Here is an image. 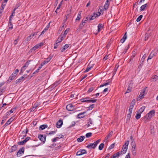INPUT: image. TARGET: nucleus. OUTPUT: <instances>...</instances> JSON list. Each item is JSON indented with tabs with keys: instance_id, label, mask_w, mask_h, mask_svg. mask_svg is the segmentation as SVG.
Segmentation results:
<instances>
[{
	"instance_id": "f257e3e1",
	"label": "nucleus",
	"mask_w": 158,
	"mask_h": 158,
	"mask_svg": "<svg viewBox=\"0 0 158 158\" xmlns=\"http://www.w3.org/2000/svg\"><path fill=\"white\" fill-rule=\"evenodd\" d=\"M101 139H99L93 143H88L86 147L88 148L95 149L97 144L100 142Z\"/></svg>"
},
{
	"instance_id": "f03ea898",
	"label": "nucleus",
	"mask_w": 158,
	"mask_h": 158,
	"mask_svg": "<svg viewBox=\"0 0 158 158\" xmlns=\"http://www.w3.org/2000/svg\"><path fill=\"white\" fill-rule=\"evenodd\" d=\"M90 98L86 97V98H82L80 99L81 101L82 102H87V103H94L97 101V99H89Z\"/></svg>"
},
{
	"instance_id": "7ed1b4c3",
	"label": "nucleus",
	"mask_w": 158,
	"mask_h": 158,
	"mask_svg": "<svg viewBox=\"0 0 158 158\" xmlns=\"http://www.w3.org/2000/svg\"><path fill=\"white\" fill-rule=\"evenodd\" d=\"M53 54H50L49 56L47 58V60L48 59V60H45L41 64L40 66L39 67L38 69H39V70H40V69L42 68V66H44V64L48 63L53 57Z\"/></svg>"
},
{
	"instance_id": "20e7f679",
	"label": "nucleus",
	"mask_w": 158,
	"mask_h": 158,
	"mask_svg": "<svg viewBox=\"0 0 158 158\" xmlns=\"http://www.w3.org/2000/svg\"><path fill=\"white\" fill-rule=\"evenodd\" d=\"M24 147H22L19 149L16 155L18 157L21 156V155L24 153Z\"/></svg>"
},
{
	"instance_id": "39448f33",
	"label": "nucleus",
	"mask_w": 158,
	"mask_h": 158,
	"mask_svg": "<svg viewBox=\"0 0 158 158\" xmlns=\"http://www.w3.org/2000/svg\"><path fill=\"white\" fill-rule=\"evenodd\" d=\"M44 45L43 43H40L35 46L32 49H31V52H32L33 51H35L36 49H38L39 47L42 46Z\"/></svg>"
},
{
	"instance_id": "423d86ee",
	"label": "nucleus",
	"mask_w": 158,
	"mask_h": 158,
	"mask_svg": "<svg viewBox=\"0 0 158 158\" xmlns=\"http://www.w3.org/2000/svg\"><path fill=\"white\" fill-rule=\"evenodd\" d=\"M87 152L84 149H81L78 151L76 153L77 156H81L83 154H86Z\"/></svg>"
},
{
	"instance_id": "0eeeda50",
	"label": "nucleus",
	"mask_w": 158,
	"mask_h": 158,
	"mask_svg": "<svg viewBox=\"0 0 158 158\" xmlns=\"http://www.w3.org/2000/svg\"><path fill=\"white\" fill-rule=\"evenodd\" d=\"M39 139L43 143H44L46 141V136H44L43 135L40 134L38 136Z\"/></svg>"
},
{
	"instance_id": "6e6552de",
	"label": "nucleus",
	"mask_w": 158,
	"mask_h": 158,
	"mask_svg": "<svg viewBox=\"0 0 158 158\" xmlns=\"http://www.w3.org/2000/svg\"><path fill=\"white\" fill-rule=\"evenodd\" d=\"M145 56H144V55L142 57V59H141L140 62V64L138 67V69H139V70H140L141 69L143 65V63L145 59Z\"/></svg>"
},
{
	"instance_id": "1a4fd4ad",
	"label": "nucleus",
	"mask_w": 158,
	"mask_h": 158,
	"mask_svg": "<svg viewBox=\"0 0 158 158\" xmlns=\"http://www.w3.org/2000/svg\"><path fill=\"white\" fill-rule=\"evenodd\" d=\"M18 146V145H15L12 146L11 148L9 150V152L12 153L16 150L17 149Z\"/></svg>"
},
{
	"instance_id": "9d476101",
	"label": "nucleus",
	"mask_w": 158,
	"mask_h": 158,
	"mask_svg": "<svg viewBox=\"0 0 158 158\" xmlns=\"http://www.w3.org/2000/svg\"><path fill=\"white\" fill-rule=\"evenodd\" d=\"M66 109L68 111H72L73 110L74 108L72 104H69L68 105L66 106Z\"/></svg>"
},
{
	"instance_id": "9b49d317",
	"label": "nucleus",
	"mask_w": 158,
	"mask_h": 158,
	"mask_svg": "<svg viewBox=\"0 0 158 158\" xmlns=\"http://www.w3.org/2000/svg\"><path fill=\"white\" fill-rule=\"evenodd\" d=\"M8 27H9L7 30V31L11 30L13 28L12 24L11 22V19H9V23H8Z\"/></svg>"
},
{
	"instance_id": "f8f14e48",
	"label": "nucleus",
	"mask_w": 158,
	"mask_h": 158,
	"mask_svg": "<svg viewBox=\"0 0 158 158\" xmlns=\"http://www.w3.org/2000/svg\"><path fill=\"white\" fill-rule=\"evenodd\" d=\"M155 113V110H151L149 113L146 114V116H148V117L150 118L154 115Z\"/></svg>"
},
{
	"instance_id": "ddd939ff",
	"label": "nucleus",
	"mask_w": 158,
	"mask_h": 158,
	"mask_svg": "<svg viewBox=\"0 0 158 158\" xmlns=\"http://www.w3.org/2000/svg\"><path fill=\"white\" fill-rule=\"evenodd\" d=\"M63 124V121L61 119L59 120L56 124V126L57 128H60Z\"/></svg>"
},
{
	"instance_id": "4468645a",
	"label": "nucleus",
	"mask_w": 158,
	"mask_h": 158,
	"mask_svg": "<svg viewBox=\"0 0 158 158\" xmlns=\"http://www.w3.org/2000/svg\"><path fill=\"white\" fill-rule=\"evenodd\" d=\"M13 120V119L12 117L10 118L6 123L3 125V127H4V128H5L6 126L9 125L10 123L12 122Z\"/></svg>"
},
{
	"instance_id": "2eb2a0df",
	"label": "nucleus",
	"mask_w": 158,
	"mask_h": 158,
	"mask_svg": "<svg viewBox=\"0 0 158 158\" xmlns=\"http://www.w3.org/2000/svg\"><path fill=\"white\" fill-rule=\"evenodd\" d=\"M98 16H99V15H98V14L95 13H94L93 15L91 16V17H89V19L90 20H91L94 19L96 17Z\"/></svg>"
},
{
	"instance_id": "dca6fc26",
	"label": "nucleus",
	"mask_w": 158,
	"mask_h": 158,
	"mask_svg": "<svg viewBox=\"0 0 158 158\" xmlns=\"http://www.w3.org/2000/svg\"><path fill=\"white\" fill-rule=\"evenodd\" d=\"M156 54V53L155 52H152L149 55V56L148 59L147 61H148V60L151 59L152 58H153L154 56H155Z\"/></svg>"
},
{
	"instance_id": "f3484780",
	"label": "nucleus",
	"mask_w": 158,
	"mask_h": 158,
	"mask_svg": "<svg viewBox=\"0 0 158 158\" xmlns=\"http://www.w3.org/2000/svg\"><path fill=\"white\" fill-rule=\"evenodd\" d=\"M64 38L63 37V36H62V33L60 35L59 37L57 40H56V42L57 43H59L61 42L63 40Z\"/></svg>"
},
{
	"instance_id": "a211bd4d",
	"label": "nucleus",
	"mask_w": 158,
	"mask_h": 158,
	"mask_svg": "<svg viewBox=\"0 0 158 158\" xmlns=\"http://www.w3.org/2000/svg\"><path fill=\"white\" fill-rule=\"evenodd\" d=\"M136 54V53L135 51H133L132 52V55L131 57L130 60L129 62H131L133 60L134 58L135 57V55Z\"/></svg>"
},
{
	"instance_id": "6ab92c4d",
	"label": "nucleus",
	"mask_w": 158,
	"mask_h": 158,
	"mask_svg": "<svg viewBox=\"0 0 158 158\" xmlns=\"http://www.w3.org/2000/svg\"><path fill=\"white\" fill-rule=\"evenodd\" d=\"M110 5L109 1L107 0L104 6V9L106 10L108 8Z\"/></svg>"
},
{
	"instance_id": "aec40b11",
	"label": "nucleus",
	"mask_w": 158,
	"mask_h": 158,
	"mask_svg": "<svg viewBox=\"0 0 158 158\" xmlns=\"http://www.w3.org/2000/svg\"><path fill=\"white\" fill-rule=\"evenodd\" d=\"M129 140H127L126 141L124 144L123 145V149L125 150L126 151V152L128 146L129 144Z\"/></svg>"
},
{
	"instance_id": "412c9836",
	"label": "nucleus",
	"mask_w": 158,
	"mask_h": 158,
	"mask_svg": "<svg viewBox=\"0 0 158 158\" xmlns=\"http://www.w3.org/2000/svg\"><path fill=\"white\" fill-rule=\"evenodd\" d=\"M111 80L110 79H108V80H107L106 81V83L103 84L101 85L99 87H102L108 85H109L111 83Z\"/></svg>"
},
{
	"instance_id": "4be33fe9",
	"label": "nucleus",
	"mask_w": 158,
	"mask_h": 158,
	"mask_svg": "<svg viewBox=\"0 0 158 158\" xmlns=\"http://www.w3.org/2000/svg\"><path fill=\"white\" fill-rule=\"evenodd\" d=\"M69 45L68 44H66L60 49L61 52H63L65 50L69 48Z\"/></svg>"
},
{
	"instance_id": "5701e85b",
	"label": "nucleus",
	"mask_w": 158,
	"mask_h": 158,
	"mask_svg": "<svg viewBox=\"0 0 158 158\" xmlns=\"http://www.w3.org/2000/svg\"><path fill=\"white\" fill-rule=\"evenodd\" d=\"M60 83V81H58L55 82L52 85L51 88H54L58 85Z\"/></svg>"
},
{
	"instance_id": "b1692460",
	"label": "nucleus",
	"mask_w": 158,
	"mask_h": 158,
	"mask_svg": "<svg viewBox=\"0 0 158 158\" xmlns=\"http://www.w3.org/2000/svg\"><path fill=\"white\" fill-rule=\"evenodd\" d=\"M15 76L14 75V74H12L9 77L8 80L7 81V82H10L15 77Z\"/></svg>"
},
{
	"instance_id": "393cba45",
	"label": "nucleus",
	"mask_w": 158,
	"mask_h": 158,
	"mask_svg": "<svg viewBox=\"0 0 158 158\" xmlns=\"http://www.w3.org/2000/svg\"><path fill=\"white\" fill-rule=\"evenodd\" d=\"M93 65H90V64H89L88 65L85 71V72H87L89 71L90 69L93 67Z\"/></svg>"
},
{
	"instance_id": "a878e982",
	"label": "nucleus",
	"mask_w": 158,
	"mask_h": 158,
	"mask_svg": "<svg viewBox=\"0 0 158 158\" xmlns=\"http://www.w3.org/2000/svg\"><path fill=\"white\" fill-rule=\"evenodd\" d=\"M85 113L86 111L80 113L77 115V118H81L84 117V116L83 115Z\"/></svg>"
},
{
	"instance_id": "bb28decb",
	"label": "nucleus",
	"mask_w": 158,
	"mask_h": 158,
	"mask_svg": "<svg viewBox=\"0 0 158 158\" xmlns=\"http://www.w3.org/2000/svg\"><path fill=\"white\" fill-rule=\"evenodd\" d=\"M121 155L120 152H118L114 154L110 158H116L117 157Z\"/></svg>"
},
{
	"instance_id": "cd10ccee",
	"label": "nucleus",
	"mask_w": 158,
	"mask_h": 158,
	"mask_svg": "<svg viewBox=\"0 0 158 158\" xmlns=\"http://www.w3.org/2000/svg\"><path fill=\"white\" fill-rule=\"evenodd\" d=\"M113 132L111 131L109 133L105 138V140H107L109 138H110L112 135Z\"/></svg>"
},
{
	"instance_id": "c85d7f7f",
	"label": "nucleus",
	"mask_w": 158,
	"mask_h": 158,
	"mask_svg": "<svg viewBox=\"0 0 158 158\" xmlns=\"http://www.w3.org/2000/svg\"><path fill=\"white\" fill-rule=\"evenodd\" d=\"M127 32H126L124 35L123 36V38L121 39V40H120L121 42L122 43H123L125 41L126 39L127 38V36L126 35Z\"/></svg>"
},
{
	"instance_id": "c756f323",
	"label": "nucleus",
	"mask_w": 158,
	"mask_h": 158,
	"mask_svg": "<svg viewBox=\"0 0 158 158\" xmlns=\"http://www.w3.org/2000/svg\"><path fill=\"white\" fill-rule=\"evenodd\" d=\"M85 137L84 136H81L79 138H78L77 139V141L78 142H81L85 139Z\"/></svg>"
},
{
	"instance_id": "7c9ffc66",
	"label": "nucleus",
	"mask_w": 158,
	"mask_h": 158,
	"mask_svg": "<svg viewBox=\"0 0 158 158\" xmlns=\"http://www.w3.org/2000/svg\"><path fill=\"white\" fill-rule=\"evenodd\" d=\"M145 109V107L144 106H143L140 108V109L139 110L137 111V112H138L139 113L141 114L143 113V112Z\"/></svg>"
},
{
	"instance_id": "2f4dec72",
	"label": "nucleus",
	"mask_w": 158,
	"mask_h": 158,
	"mask_svg": "<svg viewBox=\"0 0 158 158\" xmlns=\"http://www.w3.org/2000/svg\"><path fill=\"white\" fill-rule=\"evenodd\" d=\"M60 135H61V136L60 137H56L55 138H53L52 139V141L53 142H55L57 140L59 139L60 138H62L64 137V135H62L61 134H60Z\"/></svg>"
},
{
	"instance_id": "473e14b6",
	"label": "nucleus",
	"mask_w": 158,
	"mask_h": 158,
	"mask_svg": "<svg viewBox=\"0 0 158 158\" xmlns=\"http://www.w3.org/2000/svg\"><path fill=\"white\" fill-rule=\"evenodd\" d=\"M49 24H50V23H49L48 24V25H47V26L46 27L44 28V30L41 33L40 35H41L43 34H44L45 32L47 30H48V29L49 28Z\"/></svg>"
},
{
	"instance_id": "72a5a7b5",
	"label": "nucleus",
	"mask_w": 158,
	"mask_h": 158,
	"mask_svg": "<svg viewBox=\"0 0 158 158\" xmlns=\"http://www.w3.org/2000/svg\"><path fill=\"white\" fill-rule=\"evenodd\" d=\"M23 77H21L19 79H18L16 81L15 84H17L23 81Z\"/></svg>"
},
{
	"instance_id": "f704fd0d",
	"label": "nucleus",
	"mask_w": 158,
	"mask_h": 158,
	"mask_svg": "<svg viewBox=\"0 0 158 158\" xmlns=\"http://www.w3.org/2000/svg\"><path fill=\"white\" fill-rule=\"evenodd\" d=\"M131 152L132 153V155L133 156H135L136 154V149L135 148H132Z\"/></svg>"
},
{
	"instance_id": "c9c22d12",
	"label": "nucleus",
	"mask_w": 158,
	"mask_h": 158,
	"mask_svg": "<svg viewBox=\"0 0 158 158\" xmlns=\"http://www.w3.org/2000/svg\"><path fill=\"white\" fill-rule=\"evenodd\" d=\"M47 127L48 125H47L44 124L40 126L39 129L40 130H43L45 128H47Z\"/></svg>"
},
{
	"instance_id": "e433bc0d",
	"label": "nucleus",
	"mask_w": 158,
	"mask_h": 158,
	"mask_svg": "<svg viewBox=\"0 0 158 158\" xmlns=\"http://www.w3.org/2000/svg\"><path fill=\"white\" fill-rule=\"evenodd\" d=\"M147 4H145L142 6L140 8V11H143L144 10L146 7L147 6Z\"/></svg>"
},
{
	"instance_id": "4c0bfd02",
	"label": "nucleus",
	"mask_w": 158,
	"mask_h": 158,
	"mask_svg": "<svg viewBox=\"0 0 158 158\" xmlns=\"http://www.w3.org/2000/svg\"><path fill=\"white\" fill-rule=\"evenodd\" d=\"M69 28H67L64 31V34H62V36H63V37L64 38L65 37L66 35H67L68 32L69 31Z\"/></svg>"
},
{
	"instance_id": "58836bf2",
	"label": "nucleus",
	"mask_w": 158,
	"mask_h": 158,
	"mask_svg": "<svg viewBox=\"0 0 158 158\" xmlns=\"http://www.w3.org/2000/svg\"><path fill=\"white\" fill-rule=\"evenodd\" d=\"M152 78L153 79V81H155L158 80V76L156 75H154L152 76Z\"/></svg>"
},
{
	"instance_id": "ea45409f",
	"label": "nucleus",
	"mask_w": 158,
	"mask_h": 158,
	"mask_svg": "<svg viewBox=\"0 0 158 158\" xmlns=\"http://www.w3.org/2000/svg\"><path fill=\"white\" fill-rule=\"evenodd\" d=\"M130 84L129 85L126 91V92L125 94H126V93H129L131 92V90L132 88L131 87H130Z\"/></svg>"
},
{
	"instance_id": "a19ab883",
	"label": "nucleus",
	"mask_w": 158,
	"mask_h": 158,
	"mask_svg": "<svg viewBox=\"0 0 158 158\" xmlns=\"http://www.w3.org/2000/svg\"><path fill=\"white\" fill-rule=\"evenodd\" d=\"M17 8V7L15 8L13 10V11L12 13V14L10 15V17L9 19H11V18L13 16H15V11L16 10Z\"/></svg>"
},
{
	"instance_id": "79ce46f5",
	"label": "nucleus",
	"mask_w": 158,
	"mask_h": 158,
	"mask_svg": "<svg viewBox=\"0 0 158 158\" xmlns=\"http://www.w3.org/2000/svg\"><path fill=\"white\" fill-rule=\"evenodd\" d=\"M26 143L25 141L24 140L21 141H19L18 142V144L19 145H23L24 144Z\"/></svg>"
},
{
	"instance_id": "37998d69",
	"label": "nucleus",
	"mask_w": 158,
	"mask_h": 158,
	"mask_svg": "<svg viewBox=\"0 0 158 158\" xmlns=\"http://www.w3.org/2000/svg\"><path fill=\"white\" fill-rule=\"evenodd\" d=\"M104 144L103 143H101L99 146L98 148L99 150H102L103 148L104 147Z\"/></svg>"
},
{
	"instance_id": "c03bdc74",
	"label": "nucleus",
	"mask_w": 158,
	"mask_h": 158,
	"mask_svg": "<svg viewBox=\"0 0 158 158\" xmlns=\"http://www.w3.org/2000/svg\"><path fill=\"white\" fill-rule=\"evenodd\" d=\"M103 7L102 6H100L99 8V10H98V13L99 14L98 15H100L101 14V13L103 11V10L102 9Z\"/></svg>"
},
{
	"instance_id": "a18cd8bd",
	"label": "nucleus",
	"mask_w": 158,
	"mask_h": 158,
	"mask_svg": "<svg viewBox=\"0 0 158 158\" xmlns=\"http://www.w3.org/2000/svg\"><path fill=\"white\" fill-rule=\"evenodd\" d=\"M131 145L132 146V148H135L136 145L135 142L134 140H132L131 143Z\"/></svg>"
},
{
	"instance_id": "49530a36",
	"label": "nucleus",
	"mask_w": 158,
	"mask_h": 158,
	"mask_svg": "<svg viewBox=\"0 0 158 158\" xmlns=\"http://www.w3.org/2000/svg\"><path fill=\"white\" fill-rule=\"evenodd\" d=\"M7 117L6 116H3V119L2 120L1 122V124L2 125L6 121L7 118Z\"/></svg>"
},
{
	"instance_id": "de8ad7c7",
	"label": "nucleus",
	"mask_w": 158,
	"mask_h": 158,
	"mask_svg": "<svg viewBox=\"0 0 158 158\" xmlns=\"http://www.w3.org/2000/svg\"><path fill=\"white\" fill-rule=\"evenodd\" d=\"M141 114V113H139V112H137V113L135 116V118L136 119H139L140 118Z\"/></svg>"
},
{
	"instance_id": "09e8293b",
	"label": "nucleus",
	"mask_w": 158,
	"mask_h": 158,
	"mask_svg": "<svg viewBox=\"0 0 158 158\" xmlns=\"http://www.w3.org/2000/svg\"><path fill=\"white\" fill-rule=\"evenodd\" d=\"M145 92V90H144L142 93L140 94L139 95V97L140 99H141L142 98H143L144 96V92Z\"/></svg>"
},
{
	"instance_id": "8fccbe9b",
	"label": "nucleus",
	"mask_w": 158,
	"mask_h": 158,
	"mask_svg": "<svg viewBox=\"0 0 158 158\" xmlns=\"http://www.w3.org/2000/svg\"><path fill=\"white\" fill-rule=\"evenodd\" d=\"M150 35L149 34L146 33L145 35V40L146 41L149 38Z\"/></svg>"
},
{
	"instance_id": "3c124183",
	"label": "nucleus",
	"mask_w": 158,
	"mask_h": 158,
	"mask_svg": "<svg viewBox=\"0 0 158 158\" xmlns=\"http://www.w3.org/2000/svg\"><path fill=\"white\" fill-rule=\"evenodd\" d=\"M143 17V15H139L137 19H136V21L137 22H139L141 20V19Z\"/></svg>"
},
{
	"instance_id": "603ef678",
	"label": "nucleus",
	"mask_w": 158,
	"mask_h": 158,
	"mask_svg": "<svg viewBox=\"0 0 158 158\" xmlns=\"http://www.w3.org/2000/svg\"><path fill=\"white\" fill-rule=\"evenodd\" d=\"M84 24L83 22V20H82L81 23L80 24L79 28L80 29H82V27L84 26Z\"/></svg>"
},
{
	"instance_id": "864d4df0",
	"label": "nucleus",
	"mask_w": 158,
	"mask_h": 158,
	"mask_svg": "<svg viewBox=\"0 0 158 158\" xmlns=\"http://www.w3.org/2000/svg\"><path fill=\"white\" fill-rule=\"evenodd\" d=\"M38 106V104L35 103L34 105V106L33 107L32 109L31 110V111H33L34 110L36 109V108Z\"/></svg>"
},
{
	"instance_id": "5fc2aeb1",
	"label": "nucleus",
	"mask_w": 158,
	"mask_h": 158,
	"mask_svg": "<svg viewBox=\"0 0 158 158\" xmlns=\"http://www.w3.org/2000/svg\"><path fill=\"white\" fill-rule=\"evenodd\" d=\"M19 69H16L15 71V72H14L12 74H14V75L16 77V76L17 75L18 73V72H19Z\"/></svg>"
},
{
	"instance_id": "6e6d98bb",
	"label": "nucleus",
	"mask_w": 158,
	"mask_h": 158,
	"mask_svg": "<svg viewBox=\"0 0 158 158\" xmlns=\"http://www.w3.org/2000/svg\"><path fill=\"white\" fill-rule=\"evenodd\" d=\"M151 118L150 117H148V116H146V115L143 118V119L145 120V121H148V120Z\"/></svg>"
},
{
	"instance_id": "4d7b16f0",
	"label": "nucleus",
	"mask_w": 158,
	"mask_h": 158,
	"mask_svg": "<svg viewBox=\"0 0 158 158\" xmlns=\"http://www.w3.org/2000/svg\"><path fill=\"white\" fill-rule=\"evenodd\" d=\"M26 68L24 67V66H23L21 69L20 73H23V72L26 69Z\"/></svg>"
},
{
	"instance_id": "13d9d810",
	"label": "nucleus",
	"mask_w": 158,
	"mask_h": 158,
	"mask_svg": "<svg viewBox=\"0 0 158 158\" xmlns=\"http://www.w3.org/2000/svg\"><path fill=\"white\" fill-rule=\"evenodd\" d=\"M31 61V60H29L28 61L26 62L24 65V67H25L27 68L28 67V65L29 64V62Z\"/></svg>"
},
{
	"instance_id": "bf43d9fd",
	"label": "nucleus",
	"mask_w": 158,
	"mask_h": 158,
	"mask_svg": "<svg viewBox=\"0 0 158 158\" xmlns=\"http://www.w3.org/2000/svg\"><path fill=\"white\" fill-rule=\"evenodd\" d=\"M94 106V104H92L90 105L89 106L88 108V110H92Z\"/></svg>"
},
{
	"instance_id": "052dcab7",
	"label": "nucleus",
	"mask_w": 158,
	"mask_h": 158,
	"mask_svg": "<svg viewBox=\"0 0 158 158\" xmlns=\"http://www.w3.org/2000/svg\"><path fill=\"white\" fill-rule=\"evenodd\" d=\"M92 133L90 132L87 133L85 135V136L87 138H89L92 135Z\"/></svg>"
},
{
	"instance_id": "680f3d73",
	"label": "nucleus",
	"mask_w": 158,
	"mask_h": 158,
	"mask_svg": "<svg viewBox=\"0 0 158 158\" xmlns=\"http://www.w3.org/2000/svg\"><path fill=\"white\" fill-rule=\"evenodd\" d=\"M94 88L93 87L90 88L88 91V92L89 93L91 92L94 89Z\"/></svg>"
},
{
	"instance_id": "e2e57ef3",
	"label": "nucleus",
	"mask_w": 158,
	"mask_h": 158,
	"mask_svg": "<svg viewBox=\"0 0 158 158\" xmlns=\"http://www.w3.org/2000/svg\"><path fill=\"white\" fill-rule=\"evenodd\" d=\"M114 146V143L111 144L109 148V149H111L113 148Z\"/></svg>"
},
{
	"instance_id": "0e129e2a",
	"label": "nucleus",
	"mask_w": 158,
	"mask_h": 158,
	"mask_svg": "<svg viewBox=\"0 0 158 158\" xmlns=\"http://www.w3.org/2000/svg\"><path fill=\"white\" fill-rule=\"evenodd\" d=\"M103 24H99L98 26V28H99V29H102L103 28Z\"/></svg>"
},
{
	"instance_id": "69168bd1",
	"label": "nucleus",
	"mask_w": 158,
	"mask_h": 158,
	"mask_svg": "<svg viewBox=\"0 0 158 158\" xmlns=\"http://www.w3.org/2000/svg\"><path fill=\"white\" fill-rule=\"evenodd\" d=\"M131 114L129 113L128 114H127V120L128 119L129 120H130V119L131 118Z\"/></svg>"
},
{
	"instance_id": "338daca9",
	"label": "nucleus",
	"mask_w": 158,
	"mask_h": 158,
	"mask_svg": "<svg viewBox=\"0 0 158 158\" xmlns=\"http://www.w3.org/2000/svg\"><path fill=\"white\" fill-rule=\"evenodd\" d=\"M33 37H32V35L31 34L30 35H29V36H28L27 38V41H29Z\"/></svg>"
},
{
	"instance_id": "774afa93",
	"label": "nucleus",
	"mask_w": 158,
	"mask_h": 158,
	"mask_svg": "<svg viewBox=\"0 0 158 158\" xmlns=\"http://www.w3.org/2000/svg\"><path fill=\"white\" fill-rule=\"evenodd\" d=\"M126 150L123 149V148H122L121 152H120L122 154H123L126 153Z\"/></svg>"
}]
</instances>
